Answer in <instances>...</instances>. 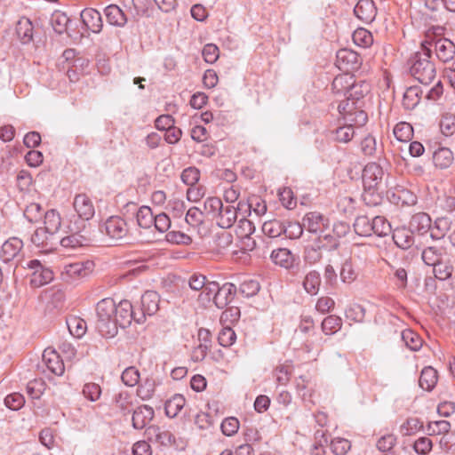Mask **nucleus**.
<instances>
[{
  "instance_id": "nucleus-1",
  "label": "nucleus",
  "mask_w": 455,
  "mask_h": 455,
  "mask_svg": "<svg viewBox=\"0 0 455 455\" xmlns=\"http://www.w3.org/2000/svg\"><path fill=\"white\" fill-rule=\"evenodd\" d=\"M432 44L428 41L421 43L420 50L410 59L411 75L423 84H428L435 77V67L430 60Z\"/></svg>"
},
{
  "instance_id": "nucleus-2",
  "label": "nucleus",
  "mask_w": 455,
  "mask_h": 455,
  "mask_svg": "<svg viewBox=\"0 0 455 455\" xmlns=\"http://www.w3.org/2000/svg\"><path fill=\"white\" fill-rule=\"evenodd\" d=\"M385 172L377 163H369L363 171L362 180L364 192L363 200L367 204H378L379 199V190L382 189Z\"/></svg>"
},
{
  "instance_id": "nucleus-3",
  "label": "nucleus",
  "mask_w": 455,
  "mask_h": 455,
  "mask_svg": "<svg viewBox=\"0 0 455 455\" xmlns=\"http://www.w3.org/2000/svg\"><path fill=\"white\" fill-rule=\"evenodd\" d=\"M116 304L111 298H106L98 302L96 306V328L102 337L113 338L117 334L114 319Z\"/></svg>"
},
{
  "instance_id": "nucleus-4",
  "label": "nucleus",
  "mask_w": 455,
  "mask_h": 455,
  "mask_svg": "<svg viewBox=\"0 0 455 455\" xmlns=\"http://www.w3.org/2000/svg\"><path fill=\"white\" fill-rule=\"evenodd\" d=\"M236 287L231 283H226L222 286L212 281L206 287L205 293L201 296V304L206 306L212 301L218 308H225L234 299Z\"/></svg>"
},
{
  "instance_id": "nucleus-5",
  "label": "nucleus",
  "mask_w": 455,
  "mask_h": 455,
  "mask_svg": "<svg viewBox=\"0 0 455 455\" xmlns=\"http://www.w3.org/2000/svg\"><path fill=\"white\" fill-rule=\"evenodd\" d=\"M92 261H80L66 265L61 271V278L66 283H73L88 276L93 268Z\"/></svg>"
},
{
  "instance_id": "nucleus-6",
  "label": "nucleus",
  "mask_w": 455,
  "mask_h": 455,
  "mask_svg": "<svg viewBox=\"0 0 455 455\" xmlns=\"http://www.w3.org/2000/svg\"><path fill=\"white\" fill-rule=\"evenodd\" d=\"M339 112L343 116L345 124L353 128H360L368 121L367 114L348 102H340L338 106Z\"/></svg>"
},
{
  "instance_id": "nucleus-7",
  "label": "nucleus",
  "mask_w": 455,
  "mask_h": 455,
  "mask_svg": "<svg viewBox=\"0 0 455 455\" xmlns=\"http://www.w3.org/2000/svg\"><path fill=\"white\" fill-rule=\"evenodd\" d=\"M27 266L32 271L29 281L31 286L41 287L53 279V272L43 266L38 259L30 260Z\"/></svg>"
},
{
  "instance_id": "nucleus-8",
  "label": "nucleus",
  "mask_w": 455,
  "mask_h": 455,
  "mask_svg": "<svg viewBox=\"0 0 455 455\" xmlns=\"http://www.w3.org/2000/svg\"><path fill=\"white\" fill-rule=\"evenodd\" d=\"M361 64L360 56L357 52L343 48L337 52L336 66L339 69L348 74L350 71L357 69Z\"/></svg>"
},
{
  "instance_id": "nucleus-9",
  "label": "nucleus",
  "mask_w": 455,
  "mask_h": 455,
  "mask_svg": "<svg viewBox=\"0 0 455 455\" xmlns=\"http://www.w3.org/2000/svg\"><path fill=\"white\" fill-rule=\"evenodd\" d=\"M303 227L310 233H323L329 227V220L320 212H307L302 219Z\"/></svg>"
},
{
  "instance_id": "nucleus-10",
  "label": "nucleus",
  "mask_w": 455,
  "mask_h": 455,
  "mask_svg": "<svg viewBox=\"0 0 455 455\" xmlns=\"http://www.w3.org/2000/svg\"><path fill=\"white\" fill-rule=\"evenodd\" d=\"M132 319H138L132 309V305L129 300H122L116 305V311L115 313V324L118 330V326L124 329L128 327Z\"/></svg>"
},
{
  "instance_id": "nucleus-11",
  "label": "nucleus",
  "mask_w": 455,
  "mask_h": 455,
  "mask_svg": "<svg viewBox=\"0 0 455 455\" xmlns=\"http://www.w3.org/2000/svg\"><path fill=\"white\" fill-rule=\"evenodd\" d=\"M160 297L157 292L154 291H147L141 296V310L142 314L135 322L141 323L144 322L146 315H153L159 309Z\"/></svg>"
},
{
  "instance_id": "nucleus-12",
  "label": "nucleus",
  "mask_w": 455,
  "mask_h": 455,
  "mask_svg": "<svg viewBox=\"0 0 455 455\" xmlns=\"http://www.w3.org/2000/svg\"><path fill=\"white\" fill-rule=\"evenodd\" d=\"M22 248V240L18 237H11L2 245L0 259L5 263L13 261L20 256Z\"/></svg>"
},
{
  "instance_id": "nucleus-13",
  "label": "nucleus",
  "mask_w": 455,
  "mask_h": 455,
  "mask_svg": "<svg viewBox=\"0 0 455 455\" xmlns=\"http://www.w3.org/2000/svg\"><path fill=\"white\" fill-rule=\"evenodd\" d=\"M106 234L113 240L118 241L126 236V222L120 217H110L104 225Z\"/></svg>"
},
{
  "instance_id": "nucleus-14",
  "label": "nucleus",
  "mask_w": 455,
  "mask_h": 455,
  "mask_svg": "<svg viewBox=\"0 0 455 455\" xmlns=\"http://www.w3.org/2000/svg\"><path fill=\"white\" fill-rule=\"evenodd\" d=\"M155 416V411L149 405H140L132 411V423L135 429L145 428Z\"/></svg>"
},
{
  "instance_id": "nucleus-15",
  "label": "nucleus",
  "mask_w": 455,
  "mask_h": 455,
  "mask_svg": "<svg viewBox=\"0 0 455 455\" xmlns=\"http://www.w3.org/2000/svg\"><path fill=\"white\" fill-rule=\"evenodd\" d=\"M80 220H89L94 216V206L91 199L84 194L76 196L73 203Z\"/></svg>"
},
{
  "instance_id": "nucleus-16",
  "label": "nucleus",
  "mask_w": 455,
  "mask_h": 455,
  "mask_svg": "<svg viewBox=\"0 0 455 455\" xmlns=\"http://www.w3.org/2000/svg\"><path fill=\"white\" fill-rule=\"evenodd\" d=\"M240 203L236 206L230 204H223L216 219L218 226L222 228H231L237 219V211L240 210Z\"/></svg>"
},
{
  "instance_id": "nucleus-17",
  "label": "nucleus",
  "mask_w": 455,
  "mask_h": 455,
  "mask_svg": "<svg viewBox=\"0 0 455 455\" xmlns=\"http://www.w3.org/2000/svg\"><path fill=\"white\" fill-rule=\"evenodd\" d=\"M431 222V218L427 213L418 212L411 216L409 228L414 234L424 235L430 233Z\"/></svg>"
},
{
  "instance_id": "nucleus-18",
  "label": "nucleus",
  "mask_w": 455,
  "mask_h": 455,
  "mask_svg": "<svg viewBox=\"0 0 455 455\" xmlns=\"http://www.w3.org/2000/svg\"><path fill=\"white\" fill-rule=\"evenodd\" d=\"M113 409L120 414L126 416L134 410V398L127 391H121L113 398Z\"/></svg>"
},
{
  "instance_id": "nucleus-19",
  "label": "nucleus",
  "mask_w": 455,
  "mask_h": 455,
  "mask_svg": "<svg viewBox=\"0 0 455 455\" xmlns=\"http://www.w3.org/2000/svg\"><path fill=\"white\" fill-rule=\"evenodd\" d=\"M355 16L364 23L374 20L377 10L372 0H359L354 8Z\"/></svg>"
},
{
  "instance_id": "nucleus-20",
  "label": "nucleus",
  "mask_w": 455,
  "mask_h": 455,
  "mask_svg": "<svg viewBox=\"0 0 455 455\" xmlns=\"http://www.w3.org/2000/svg\"><path fill=\"white\" fill-rule=\"evenodd\" d=\"M145 435L153 443L168 446L172 443V435L170 431L152 425L146 428Z\"/></svg>"
},
{
  "instance_id": "nucleus-21",
  "label": "nucleus",
  "mask_w": 455,
  "mask_h": 455,
  "mask_svg": "<svg viewBox=\"0 0 455 455\" xmlns=\"http://www.w3.org/2000/svg\"><path fill=\"white\" fill-rule=\"evenodd\" d=\"M432 44L433 43L430 42ZM437 58L443 62L451 60L455 56V44L447 38H439L434 42Z\"/></svg>"
},
{
  "instance_id": "nucleus-22",
  "label": "nucleus",
  "mask_w": 455,
  "mask_h": 455,
  "mask_svg": "<svg viewBox=\"0 0 455 455\" xmlns=\"http://www.w3.org/2000/svg\"><path fill=\"white\" fill-rule=\"evenodd\" d=\"M81 20L84 26L92 33H100L102 29V19L100 13L92 8H86L81 12Z\"/></svg>"
},
{
  "instance_id": "nucleus-23",
  "label": "nucleus",
  "mask_w": 455,
  "mask_h": 455,
  "mask_svg": "<svg viewBox=\"0 0 455 455\" xmlns=\"http://www.w3.org/2000/svg\"><path fill=\"white\" fill-rule=\"evenodd\" d=\"M43 359L48 370L52 373L58 376H61L64 373V363L54 350L45 349L43 353Z\"/></svg>"
},
{
  "instance_id": "nucleus-24",
  "label": "nucleus",
  "mask_w": 455,
  "mask_h": 455,
  "mask_svg": "<svg viewBox=\"0 0 455 455\" xmlns=\"http://www.w3.org/2000/svg\"><path fill=\"white\" fill-rule=\"evenodd\" d=\"M413 232L410 228H397L393 231L395 243L403 250H407L414 244Z\"/></svg>"
},
{
  "instance_id": "nucleus-25",
  "label": "nucleus",
  "mask_w": 455,
  "mask_h": 455,
  "mask_svg": "<svg viewBox=\"0 0 455 455\" xmlns=\"http://www.w3.org/2000/svg\"><path fill=\"white\" fill-rule=\"evenodd\" d=\"M271 260L285 269L293 267L295 258L291 251L287 248H277L272 251L270 254Z\"/></svg>"
},
{
  "instance_id": "nucleus-26",
  "label": "nucleus",
  "mask_w": 455,
  "mask_h": 455,
  "mask_svg": "<svg viewBox=\"0 0 455 455\" xmlns=\"http://www.w3.org/2000/svg\"><path fill=\"white\" fill-rule=\"evenodd\" d=\"M55 237L43 228H38L31 235L30 241L36 247L44 248L46 251L52 250Z\"/></svg>"
},
{
  "instance_id": "nucleus-27",
  "label": "nucleus",
  "mask_w": 455,
  "mask_h": 455,
  "mask_svg": "<svg viewBox=\"0 0 455 455\" xmlns=\"http://www.w3.org/2000/svg\"><path fill=\"white\" fill-rule=\"evenodd\" d=\"M454 161L453 152L448 148H439L433 154V162L439 169L449 168Z\"/></svg>"
},
{
  "instance_id": "nucleus-28",
  "label": "nucleus",
  "mask_w": 455,
  "mask_h": 455,
  "mask_svg": "<svg viewBox=\"0 0 455 455\" xmlns=\"http://www.w3.org/2000/svg\"><path fill=\"white\" fill-rule=\"evenodd\" d=\"M108 22L112 26L124 27L127 18L123 10L116 4H110L104 10Z\"/></svg>"
},
{
  "instance_id": "nucleus-29",
  "label": "nucleus",
  "mask_w": 455,
  "mask_h": 455,
  "mask_svg": "<svg viewBox=\"0 0 455 455\" xmlns=\"http://www.w3.org/2000/svg\"><path fill=\"white\" fill-rule=\"evenodd\" d=\"M16 34L22 44H28L33 39L34 27L26 17L20 18L16 24Z\"/></svg>"
},
{
  "instance_id": "nucleus-30",
  "label": "nucleus",
  "mask_w": 455,
  "mask_h": 455,
  "mask_svg": "<svg viewBox=\"0 0 455 455\" xmlns=\"http://www.w3.org/2000/svg\"><path fill=\"white\" fill-rule=\"evenodd\" d=\"M353 76L349 74L337 76L331 84V90L336 95H343L347 98L350 85H352Z\"/></svg>"
},
{
  "instance_id": "nucleus-31",
  "label": "nucleus",
  "mask_w": 455,
  "mask_h": 455,
  "mask_svg": "<svg viewBox=\"0 0 455 455\" xmlns=\"http://www.w3.org/2000/svg\"><path fill=\"white\" fill-rule=\"evenodd\" d=\"M322 279L320 273L316 270H310L304 277L302 285L307 293L316 295L320 290Z\"/></svg>"
},
{
  "instance_id": "nucleus-32",
  "label": "nucleus",
  "mask_w": 455,
  "mask_h": 455,
  "mask_svg": "<svg viewBox=\"0 0 455 455\" xmlns=\"http://www.w3.org/2000/svg\"><path fill=\"white\" fill-rule=\"evenodd\" d=\"M444 255V248L437 246H427L422 251L421 258L425 264L434 267L443 259Z\"/></svg>"
},
{
  "instance_id": "nucleus-33",
  "label": "nucleus",
  "mask_w": 455,
  "mask_h": 455,
  "mask_svg": "<svg viewBox=\"0 0 455 455\" xmlns=\"http://www.w3.org/2000/svg\"><path fill=\"white\" fill-rule=\"evenodd\" d=\"M437 380V371L433 367L428 366L421 371L419 385L422 389L431 391L435 387Z\"/></svg>"
},
{
  "instance_id": "nucleus-34",
  "label": "nucleus",
  "mask_w": 455,
  "mask_h": 455,
  "mask_svg": "<svg viewBox=\"0 0 455 455\" xmlns=\"http://www.w3.org/2000/svg\"><path fill=\"white\" fill-rule=\"evenodd\" d=\"M44 220L43 227L48 233L52 234L53 236L60 230L61 226V218L60 213L56 210L47 211L44 214Z\"/></svg>"
},
{
  "instance_id": "nucleus-35",
  "label": "nucleus",
  "mask_w": 455,
  "mask_h": 455,
  "mask_svg": "<svg viewBox=\"0 0 455 455\" xmlns=\"http://www.w3.org/2000/svg\"><path fill=\"white\" fill-rule=\"evenodd\" d=\"M369 84L365 82L355 84L353 80L345 102H348L350 104L351 101L350 106H354L357 100L369 92Z\"/></svg>"
},
{
  "instance_id": "nucleus-36",
  "label": "nucleus",
  "mask_w": 455,
  "mask_h": 455,
  "mask_svg": "<svg viewBox=\"0 0 455 455\" xmlns=\"http://www.w3.org/2000/svg\"><path fill=\"white\" fill-rule=\"evenodd\" d=\"M421 93L422 91L418 86H411L407 88L403 98V108L407 110L415 108V107L419 103Z\"/></svg>"
},
{
  "instance_id": "nucleus-37",
  "label": "nucleus",
  "mask_w": 455,
  "mask_h": 455,
  "mask_svg": "<svg viewBox=\"0 0 455 455\" xmlns=\"http://www.w3.org/2000/svg\"><path fill=\"white\" fill-rule=\"evenodd\" d=\"M322 247L323 246L319 239L306 246L303 256L305 262L309 265H315L319 262L322 259Z\"/></svg>"
},
{
  "instance_id": "nucleus-38",
  "label": "nucleus",
  "mask_w": 455,
  "mask_h": 455,
  "mask_svg": "<svg viewBox=\"0 0 455 455\" xmlns=\"http://www.w3.org/2000/svg\"><path fill=\"white\" fill-rule=\"evenodd\" d=\"M451 226L452 224L448 218H437L434 226H431L430 237L432 239H440L443 237L447 232L450 233Z\"/></svg>"
},
{
  "instance_id": "nucleus-39",
  "label": "nucleus",
  "mask_w": 455,
  "mask_h": 455,
  "mask_svg": "<svg viewBox=\"0 0 455 455\" xmlns=\"http://www.w3.org/2000/svg\"><path fill=\"white\" fill-rule=\"evenodd\" d=\"M186 400L181 395H174L165 403V413L170 418H174L178 415L180 410L184 407Z\"/></svg>"
},
{
  "instance_id": "nucleus-40",
  "label": "nucleus",
  "mask_w": 455,
  "mask_h": 455,
  "mask_svg": "<svg viewBox=\"0 0 455 455\" xmlns=\"http://www.w3.org/2000/svg\"><path fill=\"white\" fill-rule=\"evenodd\" d=\"M286 230L285 225L277 220L265 221L262 225V232L269 238L280 236Z\"/></svg>"
},
{
  "instance_id": "nucleus-41",
  "label": "nucleus",
  "mask_w": 455,
  "mask_h": 455,
  "mask_svg": "<svg viewBox=\"0 0 455 455\" xmlns=\"http://www.w3.org/2000/svg\"><path fill=\"white\" fill-rule=\"evenodd\" d=\"M372 219L368 216H358L354 222L355 232L360 236H371L372 235Z\"/></svg>"
},
{
  "instance_id": "nucleus-42",
  "label": "nucleus",
  "mask_w": 455,
  "mask_h": 455,
  "mask_svg": "<svg viewBox=\"0 0 455 455\" xmlns=\"http://www.w3.org/2000/svg\"><path fill=\"white\" fill-rule=\"evenodd\" d=\"M212 281H208L206 276L201 274H193L188 279V285L191 290L201 291L198 295V301L201 303V296L205 293L206 287Z\"/></svg>"
},
{
  "instance_id": "nucleus-43",
  "label": "nucleus",
  "mask_w": 455,
  "mask_h": 455,
  "mask_svg": "<svg viewBox=\"0 0 455 455\" xmlns=\"http://www.w3.org/2000/svg\"><path fill=\"white\" fill-rule=\"evenodd\" d=\"M90 239L86 235H66L60 239V243L62 247L68 249H76L87 245Z\"/></svg>"
},
{
  "instance_id": "nucleus-44",
  "label": "nucleus",
  "mask_w": 455,
  "mask_h": 455,
  "mask_svg": "<svg viewBox=\"0 0 455 455\" xmlns=\"http://www.w3.org/2000/svg\"><path fill=\"white\" fill-rule=\"evenodd\" d=\"M67 325L70 334L76 338H81L86 331V322L79 317L68 318Z\"/></svg>"
},
{
  "instance_id": "nucleus-45",
  "label": "nucleus",
  "mask_w": 455,
  "mask_h": 455,
  "mask_svg": "<svg viewBox=\"0 0 455 455\" xmlns=\"http://www.w3.org/2000/svg\"><path fill=\"white\" fill-rule=\"evenodd\" d=\"M372 234L378 236H386L391 232L390 223L382 216L372 218Z\"/></svg>"
},
{
  "instance_id": "nucleus-46",
  "label": "nucleus",
  "mask_w": 455,
  "mask_h": 455,
  "mask_svg": "<svg viewBox=\"0 0 455 455\" xmlns=\"http://www.w3.org/2000/svg\"><path fill=\"white\" fill-rule=\"evenodd\" d=\"M223 205L222 201L216 196L208 197L204 204V214L217 219Z\"/></svg>"
},
{
  "instance_id": "nucleus-47",
  "label": "nucleus",
  "mask_w": 455,
  "mask_h": 455,
  "mask_svg": "<svg viewBox=\"0 0 455 455\" xmlns=\"http://www.w3.org/2000/svg\"><path fill=\"white\" fill-rule=\"evenodd\" d=\"M136 218L140 228H149L153 225L155 216L149 207L142 206L138 210Z\"/></svg>"
},
{
  "instance_id": "nucleus-48",
  "label": "nucleus",
  "mask_w": 455,
  "mask_h": 455,
  "mask_svg": "<svg viewBox=\"0 0 455 455\" xmlns=\"http://www.w3.org/2000/svg\"><path fill=\"white\" fill-rule=\"evenodd\" d=\"M70 20L68 16L60 11H56L52 16V25L55 32L62 34L66 31Z\"/></svg>"
},
{
  "instance_id": "nucleus-49",
  "label": "nucleus",
  "mask_w": 455,
  "mask_h": 455,
  "mask_svg": "<svg viewBox=\"0 0 455 455\" xmlns=\"http://www.w3.org/2000/svg\"><path fill=\"white\" fill-rule=\"evenodd\" d=\"M340 278L343 283H351L357 278V272L355 271L351 259H347L341 266Z\"/></svg>"
},
{
  "instance_id": "nucleus-50",
  "label": "nucleus",
  "mask_w": 455,
  "mask_h": 455,
  "mask_svg": "<svg viewBox=\"0 0 455 455\" xmlns=\"http://www.w3.org/2000/svg\"><path fill=\"white\" fill-rule=\"evenodd\" d=\"M394 135L399 141H409L413 135L412 126L406 122L398 123L394 128Z\"/></svg>"
},
{
  "instance_id": "nucleus-51",
  "label": "nucleus",
  "mask_w": 455,
  "mask_h": 455,
  "mask_svg": "<svg viewBox=\"0 0 455 455\" xmlns=\"http://www.w3.org/2000/svg\"><path fill=\"white\" fill-rule=\"evenodd\" d=\"M355 134V128L344 124L333 132V140L340 143H347L354 138Z\"/></svg>"
},
{
  "instance_id": "nucleus-52",
  "label": "nucleus",
  "mask_w": 455,
  "mask_h": 455,
  "mask_svg": "<svg viewBox=\"0 0 455 455\" xmlns=\"http://www.w3.org/2000/svg\"><path fill=\"white\" fill-rule=\"evenodd\" d=\"M402 339L407 347L412 351H418L422 347V339L411 330H405L402 332Z\"/></svg>"
},
{
  "instance_id": "nucleus-53",
  "label": "nucleus",
  "mask_w": 455,
  "mask_h": 455,
  "mask_svg": "<svg viewBox=\"0 0 455 455\" xmlns=\"http://www.w3.org/2000/svg\"><path fill=\"white\" fill-rule=\"evenodd\" d=\"M423 427V423L418 418H409L400 427V433L404 435H412Z\"/></svg>"
},
{
  "instance_id": "nucleus-54",
  "label": "nucleus",
  "mask_w": 455,
  "mask_h": 455,
  "mask_svg": "<svg viewBox=\"0 0 455 455\" xmlns=\"http://www.w3.org/2000/svg\"><path fill=\"white\" fill-rule=\"evenodd\" d=\"M352 37L354 43L362 47H369L373 42L372 35L365 28H357Z\"/></svg>"
},
{
  "instance_id": "nucleus-55",
  "label": "nucleus",
  "mask_w": 455,
  "mask_h": 455,
  "mask_svg": "<svg viewBox=\"0 0 455 455\" xmlns=\"http://www.w3.org/2000/svg\"><path fill=\"white\" fill-rule=\"evenodd\" d=\"M342 320L336 315H329L325 317L322 323L323 331L329 335L335 333L341 327Z\"/></svg>"
},
{
  "instance_id": "nucleus-56",
  "label": "nucleus",
  "mask_w": 455,
  "mask_h": 455,
  "mask_svg": "<svg viewBox=\"0 0 455 455\" xmlns=\"http://www.w3.org/2000/svg\"><path fill=\"white\" fill-rule=\"evenodd\" d=\"M43 214V208L37 203L29 204L24 211L25 218L31 223L41 220Z\"/></svg>"
},
{
  "instance_id": "nucleus-57",
  "label": "nucleus",
  "mask_w": 455,
  "mask_h": 455,
  "mask_svg": "<svg viewBox=\"0 0 455 455\" xmlns=\"http://www.w3.org/2000/svg\"><path fill=\"white\" fill-rule=\"evenodd\" d=\"M140 371L134 366L127 367L122 373L121 379L124 385L134 387L140 381Z\"/></svg>"
},
{
  "instance_id": "nucleus-58",
  "label": "nucleus",
  "mask_w": 455,
  "mask_h": 455,
  "mask_svg": "<svg viewBox=\"0 0 455 455\" xmlns=\"http://www.w3.org/2000/svg\"><path fill=\"white\" fill-rule=\"evenodd\" d=\"M440 131L442 134L450 137L455 134V117L451 115H443L440 120Z\"/></svg>"
},
{
  "instance_id": "nucleus-59",
  "label": "nucleus",
  "mask_w": 455,
  "mask_h": 455,
  "mask_svg": "<svg viewBox=\"0 0 455 455\" xmlns=\"http://www.w3.org/2000/svg\"><path fill=\"white\" fill-rule=\"evenodd\" d=\"M180 179L187 186H195L200 179V172L196 167H188L181 172Z\"/></svg>"
},
{
  "instance_id": "nucleus-60",
  "label": "nucleus",
  "mask_w": 455,
  "mask_h": 455,
  "mask_svg": "<svg viewBox=\"0 0 455 455\" xmlns=\"http://www.w3.org/2000/svg\"><path fill=\"white\" fill-rule=\"evenodd\" d=\"M204 212L197 207H191L186 214V222L191 226L197 228L204 223Z\"/></svg>"
},
{
  "instance_id": "nucleus-61",
  "label": "nucleus",
  "mask_w": 455,
  "mask_h": 455,
  "mask_svg": "<svg viewBox=\"0 0 455 455\" xmlns=\"http://www.w3.org/2000/svg\"><path fill=\"white\" fill-rule=\"evenodd\" d=\"M292 368L289 364H282L275 368V376L279 385L285 386L291 378Z\"/></svg>"
},
{
  "instance_id": "nucleus-62",
  "label": "nucleus",
  "mask_w": 455,
  "mask_h": 455,
  "mask_svg": "<svg viewBox=\"0 0 455 455\" xmlns=\"http://www.w3.org/2000/svg\"><path fill=\"white\" fill-rule=\"evenodd\" d=\"M350 448V442L345 438L337 437L331 442V449L335 455H345Z\"/></svg>"
},
{
  "instance_id": "nucleus-63",
  "label": "nucleus",
  "mask_w": 455,
  "mask_h": 455,
  "mask_svg": "<svg viewBox=\"0 0 455 455\" xmlns=\"http://www.w3.org/2000/svg\"><path fill=\"white\" fill-rule=\"evenodd\" d=\"M235 332L230 327L222 328L218 336L220 345L225 347L232 346L235 343Z\"/></svg>"
},
{
  "instance_id": "nucleus-64",
  "label": "nucleus",
  "mask_w": 455,
  "mask_h": 455,
  "mask_svg": "<svg viewBox=\"0 0 455 455\" xmlns=\"http://www.w3.org/2000/svg\"><path fill=\"white\" fill-rule=\"evenodd\" d=\"M239 420L235 417L226 418L220 426L223 435L232 436L237 433L239 429Z\"/></svg>"
}]
</instances>
